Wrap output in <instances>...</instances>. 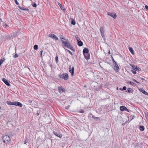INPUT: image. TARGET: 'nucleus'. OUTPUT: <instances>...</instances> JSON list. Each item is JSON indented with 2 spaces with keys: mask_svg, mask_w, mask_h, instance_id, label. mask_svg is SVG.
I'll use <instances>...</instances> for the list:
<instances>
[{
  "mask_svg": "<svg viewBox=\"0 0 148 148\" xmlns=\"http://www.w3.org/2000/svg\"><path fill=\"white\" fill-rule=\"evenodd\" d=\"M18 57V55L16 53H15L14 56V57L15 58H17Z\"/></svg>",
  "mask_w": 148,
  "mask_h": 148,
  "instance_id": "obj_38",
  "label": "nucleus"
},
{
  "mask_svg": "<svg viewBox=\"0 0 148 148\" xmlns=\"http://www.w3.org/2000/svg\"><path fill=\"white\" fill-rule=\"evenodd\" d=\"M84 111L83 110H81V111H80L79 112L80 113H84Z\"/></svg>",
  "mask_w": 148,
  "mask_h": 148,
  "instance_id": "obj_48",
  "label": "nucleus"
},
{
  "mask_svg": "<svg viewBox=\"0 0 148 148\" xmlns=\"http://www.w3.org/2000/svg\"><path fill=\"white\" fill-rule=\"evenodd\" d=\"M5 60V58H3V60L2 59H1L0 60V64H1Z\"/></svg>",
  "mask_w": 148,
  "mask_h": 148,
  "instance_id": "obj_32",
  "label": "nucleus"
},
{
  "mask_svg": "<svg viewBox=\"0 0 148 148\" xmlns=\"http://www.w3.org/2000/svg\"><path fill=\"white\" fill-rule=\"evenodd\" d=\"M67 60L68 61L70 62V60L68 58H67Z\"/></svg>",
  "mask_w": 148,
  "mask_h": 148,
  "instance_id": "obj_56",
  "label": "nucleus"
},
{
  "mask_svg": "<svg viewBox=\"0 0 148 148\" xmlns=\"http://www.w3.org/2000/svg\"><path fill=\"white\" fill-rule=\"evenodd\" d=\"M108 53L109 54H110V51H109V52H108Z\"/></svg>",
  "mask_w": 148,
  "mask_h": 148,
  "instance_id": "obj_58",
  "label": "nucleus"
},
{
  "mask_svg": "<svg viewBox=\"0 0 148 148\" xmlns=\"http://www.w3.org/2000/svg\"><path fill=\"white\" fill-rule=\"evenodd\" d=\"M26 142H25V143H25V144H26Z\"/></svg>",
  "mask_w": 148,
  "mask_h": 148,
  "instance_id": "obj_61",
  "label": "nucleus"
},
{
  "mask_svg": "<svg viewBox=\"0 0 148 148\" xmlns=\"http://www.w3.org/2000/svg\"><path fill=\"white\" fill-rule=\"evenodd\" d=\"M140 78L142 80H145V79L143 78H141V77Z\"/></svg>",
  "mask_w": 148,
  "mask_h": 148,
  "instance_id": "obj_55",
  "label": "nucleus"
},
{
  "mask_svg": "<svg viewBox=\"0 0 148 148\" xmlns=\"http://www.w3.org/2000/svg\"><path fill=\"white\" fill-rule=\"evenodd\" d=\"M58 91L60 93H61L62 92H65V89L63 88L62 86H59L58 88Z\"/></svg>",
  "mask_w": 148,
  "mask_h": 148,
  "instance_id": "obj_13",
  "label": "nucleus"
},
{
  "mask_svg": "<svg viewBox=\"0 0 148 148\" xmlns=\"http://www.w3.org/2000/svg\"><path fill=\"white\" fill-rule=\"evenodd\" d=\"M132 80L133 81H134V82H136V83H138V84H140V82H138L136 80V79H134L132 78Z\"/></svg>",
  "mask_w": 148,
  "mask_h": 148,
  "instance_id": "obj_35",
  "label": "nucleus"
},
{
  "mask_svg": "<svg viewBox=\"0 0 148 148\" xmlns=\"http://www.w3.org/2000/svg\"><path fill=\"white\" fill-rule=\"evenodd\" d=\"M89 53V50L87 48H84L83 50V54L87 53Z\"/></svg>",
  "mask_w": 148,
  "mask_h": 148,
  "instance_id": "obj_19",
  "label": "nucleus"
},
{
  "mask_svg": "<svg viewBox=\"0 0 148 148\" xmlns=\"http://www.w3.org/2000/svg\"><path fill=\"white\" fill-rule=\"evenodd\" d=\"M114 66H113L112 67L114 69V70L116 72H118L119 70V68L116 62V63H114Z\"/></svg>",
  "mask_w": 148,
  "mask_h": 148,
  "instance_id": "obj_10",
  "label": "nucleus"
},
{
  "mask_svg": "<svg viewBox=\"0 0 148 148\" xmlns=\"http://www.w3.org/2000/svg\"><path fill=\"white\" fill-rule=\"evenodd\" d=\"M69 71L70 73H71V75L72 76H74V68L73 66L71 68V65L69 66Z\"/></svg>",
  "mask_w": 148,
  "mask_h": 148,
  "instance_id": "obj_4",
  "label": "nucleus"
},
{
  "mask_svg": "<svg viewBox=\"0 0 148 148\" xmlns=\"http://www.w3.org/2000/svg\"><path fill=\"white\" fill-rule=\"evenodd\" d=\"M23 10L26 11H29V10L28 9L24 8Z\"/></svg>",
  "mask_w": 148,
  "mask_h": 148,
  "instance_id": "obj_45",
  "label": "nucleus"
},
{
  "mask_svg": "<svg viewBox=\"0 0 148 148\" xmlns=\"http://www.w3.org/2000/svg\"><path fill=\"white\" fill-rule=\"evenodd\" d=\"M100 31L101 34V36L103 39L104 40L105 39V37L104 35L105 31L103 27H101Z\"/></svg>",
  "mask_w": 148,
  "mask_h": 148,
  "instance_id": "obj_7",
  "label": "nucleus"
},
{
  "mask_svg": "<svg viewBox=\"0 0 148 148\" xmlns=\"http://www.w3.org/2000/svg\"><path fill=\"white\" fill-rule=\"evenodd\" d=\"M59 77L60 78L64 79V80H66L69 79V77L68 73H65L63 74H60L59 75Z\"/></svg>",
  "mask_w": 148,
  "mask_h": 148,
  "instance_id": "obj_2",
  "label": "nucleus"
},
{
  "mask_svg": "<svg viewBox=\"0 0 148 148\" xmlns=\"http://www.w3.org/2000/svg\"><path fill=\"white\" fill-rule=\"evenodd\" d=\"M3 142L6 144H8V142L11 141L10 137L9 136L6 135L3 136Z\"/></svg>",
  "mask_w": 148,
  "mask_h": 148,
  "instance_id": "obj_1",
  "label": "nucleus"
},
{
  "mask_svg": "<svg viewBox=\"0 0 148 148\" xmlns=\"http://www.w3.org/2000/svg\"><path fill=\"white\" fill-rule=\"evenodd\" d=\"M129 49L131 52V53L132 54L134 55V50L133 49V48L132 47H129Z\"/></svg>",
  "mask_w": 148,
  "mask_h": 148,
  "instance_id": "obj_23",
  "label": "nucleus"
},
{
  "mask_svg": "<svg viewBox=\"0 0 148 148\" xmlns=\"http://www.w3.org/2000/svg\"><path fill=\"white\" fill-rule=\"evenodd\" d=\"M127 84L131 85L133 86H136V84L133 82H131L130 81H127Z\"/></svg>",
  "mask_w": 148,
  "mask_h": 148,
  "instance_id": "obj_18",
  "label": "nucleus"
},
{
  "mask_svg": "<svg viewBox=\"0 0 148 148\" xmlns=\"http://www.w3.org/2000/svg\"><path fill=\"white\" fill-rule=\"evenodd\" d=\"M15 101H13L11 102L10 101H8L7 102V103L8 105H15Z\"/></svg>",
  "mask_w": 148,
  "mask_h": 148,
  "instance_id": "obj_20",
  "label": "nucleus"
},
{
  "mask_svg": "<svg viewBox=\"0 0 148 148\" xmlns=\"http://www.w3.org/2000/svg\"><path fill=\"white\" fill-rule=\"evenodd\" d=\"M53 133L54 135L56 136H58L60 138H62V135L61 134H60L59 132L53 131Z\"/></svg>",
  "mask_w": 148,
  "mask_h": 148,
  "instance_id": "obj_11",
  "label": "nucleus"
},
{
  "mask_svg": "<svg viewBox=\"0 0 148 148\" xmlns=\"http://www.w3.org/2000/svg\"><path fill=\"white\" fill-rule=\"evenodd\" d=\"M58 4L60 7L61 9L63 10H65V8L62 6V5L59 2H58Z\"/></svg>",
  "mask_w": 148,
  "mask_h": 148,
  "instance_id": "obj_24",
  "label": "nucleus"
},
{
  "mask_svg": "<svg viewBox=\"0 0 148 148\" xmlns=\"http://www.w3.org/2000/svg\"><path fill=\"white\" fill-rule=\"evenodd\" d=\"M14 105L20 107H22L23 106L21 103L18 101H15Z\"/></svg>",
  "mask_w": 148,
  "mask_h": 148,
  "instance_id": "obj_16",
  "label": "nucleus"
},
{
  "mask_svg": "<svg viewBox=\"0 0 148 148\" xmlns=\"http://www.w3.org/2000/svg\"><path fill=\"white\" fill-rule=\"evenodd\" d=\"M48 36L51 38L55 41L58 40V38L54 34H49Z\"/></svg>",
  "mask_w": 148,
  "mask_h": 148,
  "instance_id": "obj_9",
  "label": "nucleus"
},
{
  "mask_svg": "<svg viewBox=\"0 0 148 148\" xmlns=\"http://www.w3.org/2000/svg\"><path fill=\"white\" fill-rule=\"evenodd\" d=\"M15 2L16 5H18L19 3L18 2L17 0H14Z\"/></svg>",
  "mask_w": 148,
  "mask_h": 148,
  "instance_id": "obj_46",
  "label": "nucleus"
},
{
  "mask_svg": "<svg viewBox=\"0 0 148 148\" xmlns=\"http://www.w3.org/2000/svg\"><path fill=\"white\" fill-rule=\"evenodd\" d=\"M112 61L113 62V63H116V62L114 60L113 57H112Z\"/></svg>",
  "mask_w": 148,
  "mask_h": 148,
  "instance_id": "obj_39",
  "label": "nucleus"
},
{
  "mask_svg": "<svg viewBox=\"0 0 148 148\" xmlns=\"http://www.w3.org/2000/svg\"><path fill=\"white\" fill-rule=\"evenodd\" d=\"M131 71L132 72V73L134 74H136V71L134 70V71H133V70H131Z\"/></svg>",
  "mask_w": 148,
  "mask_h": 148,
  "instance_id": "obj_41",
  "label": "nucleus"
},
{
  "mask_svg": "<svg viewBox=\"0 0 148 148\" xmlns=\"http://www.w3.org/2000/svg\"><path fill=\"white\" fill-rule=\"evenodd\" d=\"M135 147V148H139V144L138 143H135L134 145Z\"/></svg>",
  "mask_w": 148,
  "mask_h": 148,
  "instance_id": "obj_26",
  "label": "nucleus"
},
{
  "mask_svg": "<svg viewBox=\"0 0 148 148\" xmlns=\"http://www.w3.org/2000/svg\"><path fill=\"white\" fill-rule=\"evenodd\" d=\"M76 40H77V42L79 40H79V37L77 35H76L75 36Z\"/></svg>",
  "mask_w": 148,
  "mask_h": 148,
  "instance_id": "obj_36",
  "label": "nucleus"
},
{
  "mask_svg": "<svg viewBox=\"0 0 148 148\" xmlns=\"http://www.w3.org/2000/svg\"><path fill=\"white\" fill-rule=\"evenodd\" d=\"M120 109L121 111H123L125 110L128 112H129V110L125 106H121L120 107Z\"/></svg>",
  "mask_w": 148,
  "mask_h": 148,
  "instance_id": "obj_12",
  "label": "nucleus"
},
{
  "mask_svg": "<svg viewBox=\"0 0 148 148\" xmlns=\"http://www.w3.org/2000/svg\"><path fill=\"white\" fill-rule=\"evenodd\" d=\"M139 90L145 95H148V93L144 90L143 88H140L139 89Z\"/></svg>",
  "mask_w": 148,
  "mask_h": 148,
  "instance_id": "obj_17",
  "label": "nucleus"
},
{
  "mask_svg": "<svg viewBox=\"0 0 148 148\" xmlns=\"http://www.w3.org/2000/svg\"><path fill=\"white\" fill-rule=\"evenodd\" d=\"M61 40L62 42V46L63 47L64 46L65 44H64V42L69 43V42L68 40V39H66L64 37L61 38Z\"/></svg>",
  "mask_w": 148,
  "mask_h": 148,
  "instance_id": "obj_6",
  "label": "nucleus"
},
{
  "mask_svg": "<svg viewBox=\"0 0 148 148\" xmlns=\"http://www.w3.org/2000/svg\"><path fill=\"white\" fill-rule=\"evenodd\" d=\"M63 48L65 50H66L71 55V56H73V53H72L70 51H69V50H68V49H65L64 47Z\"/></svg>",
  "mask_w": 148,
  "mask_h": 148,
  "instance_id": "obj_29",
  "label": "nucleus"
},
{
  "mask_svg": "<svg viewBox=\"0 0 148 148\" xmlns=\"http://www.w3.org/2000/svg\"><path fill=\"white\" fill-rule=\"evenodd\" d=\"M139 128L141 131H143L145 130V127L143 125H140L139 127Z\"/></svg>",
  "mask_w": 148,
  "mask_h": 148,
  "instance_id": "obj_22",
  "label": "nucleus"
},
{
  "mask_svg": "<svg viewBox=\"0 0 148 148\" xmlns=\"http://www.w3.org/2000/svg\"><path fill=\"white\" fill-rule=\"evenodd\" d=\"M71 24L73 25H75L76 24L75 21L73 18L72 19Z\"/></svg>",
  "mask_w": 148,
  "mask_h": 148,
  "instance_id": "obj_27",
  "label": "nucleus"
},
{
  "mask_svg": "<svg viewBox=\"0 0 148 148\" xmlns=\"http://www.w3.org/2000/svg\"><path fill=\"white\" fill-rule=\"evenodd\" d=\"M132 116V120L135 117V116L134 115H133Z\"/></svg>",
  "mask_w": 148,
  "mask_h": 148,
  "instance_id": "obj_51",
  "label": "nucleus"
},
{
  "mask_svg": "<svg viewBox=\"0 0 148 148\" xmlns=\"http://www.w3.org/2000/svg\"><path fill=\"white\" fill-rule=\"evenodd\" d=\"M60 37L61 40V38H63L64 37V36L62 35H60Z\"/></svg>",
  "mask_w": 148,
  "mask_h": 148,
  "instance_id": "obj_49",
  "label": "nucleus"
},
{
  "mask_svg": "<svg viewBox=\"0 0 148 148\" xmlns=\"http://www.w3.org/2000/svg\"><path fill=\"white\" fill-rule=\"evenodd\" d=\"M69 107H70V105L68 106L65 107V108L66 109L68 110L69 109Z\"/></svg>",
  "mask_w": 148,
  "mask_h": 148,
  "instance_id": "obj_44",
  "label": "nucleus"
},
{
  "mask_svg": "<svg viewBox=\"0 0 148 148\" xmlns=\"http://www.w3.org/2000/svg\"><path fill=\"white\" fill-rule=\"evenodd\" d=\"M92 118L93 119H99V118L98 117H95L94 115H92Z\"/></svg>",
  "mask_w": 148,
  "mask_h": 148,
  "instance_id": "obj_33",
  "label": "nucleus"
},
{
  "mask_svg": "<svg viewBox=\"0 0 148 148\" xmlns=\"http://www.w3.org/2000/svg\"><path fill=\"white\" fill-rule=\"evenodd\" d=\"M58 57L57 56L55 58L56 62L57 64L58 62Z\"/></svg>",
  "mask_w": 148,
  "mask_h": 148,
  "instance_id": "obj_31",
  "label": "nucleus"
},
{
  "mask_svg": "<svg viewBox=\"0 0 148 148\" xmlns=\"http://www.w3.org/2000/svg\"><path fill=\"white\" fill-rule=\"evenodd\" d=\"M18 7L21 10H23L24 8L20 6H18Z\"/></svg>",
  "mask_w": 148,
  "mask_h": 148,
  "instance_id": "obj_40",
  "label": "nucleus"
},
{
  "mask_svg": "<svg viewBox=\"0 0 148 148\" xmlns=\"http://www.w3.org/2000/svg\"><path fill=\"white\" fill-rule=\"evenodd\" d=\"M9 37H10V38H11V37H10V36H9Z\"/></svg>",
  "mask_w": 148,
  "mask_h": 148,
  "instance_id": "obj_60",
  "label": "nucleus"
},
{
  "mask_svg": "<svg viewBox=\"0 0 148 148\" xmlns=\"http://www.w3.org/2000/svg\"><path fill=\"white\" fill-rule=\"evenodd\" d=\"M37 148H38V147Z\"/></svg>",
  "mask_w": 148,
  "mask_h": 148,
  "instance_id": "obj_64",
  "label": "nucleus"
},
{
  "mask_svg": "<svg viewBox=\"0 0 148 148\" xmlns=\"http://www.w3.org/2000/svg\"><path fill=\"white\" fill-rule=\"evenodd\" d=\"M64 44H65L64 47H65L71 49L74 52L75 51V50L73 48V46L72 45H71L69 42V43L64 42Z\"/></svg>",
  "mask_w": 148,
  "mask_h": 148,
  "instance_id": "obj_3",
  "label": "nucleus"
},
{
  "mask_svg": "<svg viewBox=\"0 0 148 148\" xmlns=\"http://www.w3.org/2000/svg\"><path fill=\"white\" fill-rule=\"evenodd\" d=\"M84 58L87 60L90 59V55L89 53L83 54Z\"/></svg>",
  "mask_w": 148,
  "mask_h": 148,
  "instance_id": "obj_15",
  "label": "nucleus"
},
{
  "mask_svg": "<svg viewBox=\"0 0 148 148\" xmlns=\"http://www.w3.org/2000/svg\"><path fill=\"white\" fill-rule=\"evenodd\" d=\"M38 111H39V110H36V116H38L39 115V113H38Z\"/></svg>",
  "mask_w": 148,
  "mask_h": 148,
  "instance_id": "obj_42",
  "label": "nucleus"
},
{
  "mask_svg": "<svg viewBox=\"0 0 148 148\" xmlns=\"http://www.w3.org/2000/svg\"><path fill=\"white\" fill-rule=\"evenodd\" d=\"M28 102L30 103H32V101L31 100H29L28 101Z\"/></svg>",
  "mask_w": 148,
  "mask_h": 148,
  "instance_id": "obj_50",
  "label": "nucleus"
},
{
  "mask_svg": "<svg viewBox=\"0 0 148 148\" xmlns=\"http://www.w3.org/2000/svg\"><path fill=\"white\" fill-rule=\"evenodd\" d=\"M107 64H109L110 65H111V63L110 62H107Z\"/></svg>",
  "mask_w": 148,
  "mask_h": 148,
  "instance_id": "obj_53",
  "label": "nucleus"
},
{
  "mask_svg": "<svg viewBox=\"0 0 148 148\" xmlns=\"http://www.w3.org/2000/svg\"><path fill=\"white\" fill-rule=\"evenodd\" d=\"M16 36V34H14L13 35V36L14 37H15V36Z\"/></svg>",
  "mask_w": 148,
  "mask_h": 148,
  "instance_id": "obj_52",
  "label": "nucleus"
},
{
  "mask_svg": "<svg viewBox=\"0 0 148 148\" xmlns=\"http://www.w3.org/2000/svg\"><path fill=\"white\" fill-rule=\"evenodd\" d=\"M147 106H148V104H147Z\"/></svg>",
  "mask_w": 148,
  "mask_h": 148,
  "instance_id": "obj_63",
  "label": "nucleus"
},
{
  "mask_svg": "<svg viewBox=\"0 0 148 148\" xmlns=\"http://www.w3.org/2000/svg\"><path fill=\"white\" fill-rule=\"evenodd\" d=\"M32 6L34 7L35 8L37 6L36 4L35 3H33H33H32Z\"/></svg>",
  "mask_w": 148,
  "mask_h": 148,
  "instance_id": "obj_34",
  "label": "nucleus"
},
{
  "mask_svg": "<svg viewBox=\"0 0 148 148\" xmlns=\"http://www.w3.org/2000/svg\"><path fill=\"white\" fill-rule=\"evenodd\" d=\"M107 15L110 16L111 17H113L114 19L116 18L117 17L116 14L114 12H108L107 13Z\"/></svg>",
  "mask_w": 148,
  "mask_h": 148,
  "instance_id": "obj_8",
  "label": "nucleus"
},
{
  "mask_svg": "<svg viewBox=\"0 0 148 148\" xmlns=\"http://www.w3.org/2000/svg\"><path fill=\"white\" fill-rule=\"evenodd\" d=\"M50 66L51 68L52 69V67H53L52 65V64H51L50 65Z\"/></svg>",
  "mask_w": 148,
  "mask_h": 148,
  "instance_id": "obj_54",
  "label": "nucleus"
},
{
  "mask_svg": "<svg viewBox=\"0 0 148 148\" xmlns=\"http://www.w3.org/2000/svg\"><path fill=\"white\" fill-rule=\"evenodd\" d=\"M1 106H0V109H1Z\"/></svg>",
  "mask_w": 148,
  "mask_h": 148,
  "instance_id": "obj_62",
  "label": "nucleus"
},
{
  "mask_svg": "<svg viewBox=\"0 0 148 148\" xmlns=\"http://www.w3.org/2000/svg\"><path fill=\"white\" fill-rule=\"evenodd\" d=\"M27 68H28V69H29V71H30V68H29V67L28 66H27Z\"/></svg>",
  "mask_w": 148,
  "mask_h": 148,
  "instance_id": "obj_57",
  "label": "nucleus"
},
{
  "mask_svg": "<svg viewBox=\"0 0 148 148\" xmlns=\"http://www.w3.org/2000/svg\"><path fill=\"white\" fill-rule=\"evenodd\" d=\"M145 7L146 10L148 11V6L147 5H145Z\"/></svg>",
  "mask_w": 148,
  "mask_h": 148,
  "instance_id": "obj_47",
  "label": "nucleus"
},
{
  "mask_svg": "<svg viewBox=\"0 0 148 148\" xmlns=\"http://www.w3.org/2000/svg\"><path fill=\"white\" fill-rule=\"evenodd\" d=\"M3 26L5 28H6L8 27V25L7 23H3Z\"/></svg>",
  "mask_w": 148,
  "mask_h": 148,
  "instance_id": "obj_30",
  "label": "nucleus"
},
{
  "mask_svg": "<svg viewBox=\"0 0 148 148\" xmlns=\"http://www.w3.org/2000/svg\"><path fill=\"white\" fill-rule=\"evenodd\" d=\"M34 49L35 50H37L38 49V46L37 45H36L34 46Z\"/></svg>",
  "mask_w": 148,
  "mask_h": 148,
  "instance_id": "obj_28",
  "label": "nucleus"
},
{
  "mask_svg": "<svg viewBox=\"0 0 148 148\" xmlns=\"http://www.w3.org/2000/svg\"><path fill=\"white\" fill-rule=\"evenodd\" d=\"M130 65L132 67V69L135 71H141V69L139 68L138 67H137V66H135V65H134L132 64H130Z\"/></svg>",
  "mask_w": 148,
  "mask_h": 148,
  "instance_id": "obj_5",
  "label": "nucleus"
},
{
  "mask_svg": "<svg viewBox=\"0 0 148 148\" xmlns=\"http://www.w3.org/2000/svg\"><path fill=\"white\" fill-rule=\"evenodd\" d=\"M147 138L148 139V136L147 137Z\"/></svg>",
  "mask_w": 148,
  "mask_h": 148,
  "instance_id": "obj_59",
  "label": "nucleus"
},
{
  "mask_svg": "<svg viewBox=\"0 0 148 148\" xmlns=\"http://www.w3.org/2000/svg\"><path fill=\"white\" fill-rule=\"evenodd\" d=\"M77 42V45L78 46L81 47L83 45V42L81 41V40H79Z\"/></svg>",
  "mask_w": 148,
  "mask_h": 148,
  "instance_id": "obj_21",
  "label": "nucleus"
},
{
  "mask_svg": "<svg viewBox=\"0 0 148 148\" xmlns=\"http://www.w3.org/2000/svg\"><path fill=\"white\" fill-rule=\"evenodd\" d=\"M43 52V51L42 50H41L40 51V55L41 56V57H42V53Z\"/></svg>",
  "mask_w": 148,
  "mask_h": 148,
  "instance_id": "obj_43",
  "label": "nucleus"
},
{
  "mask_svg": "<svg viewBox=\"0 0 148 148\" xmlns=\"http://www.w3.org/2000/svg\"><path fill=\"white\" fill-rule=\"evenodd\" d=\"M127 91H126V92H127L129 93H133V89L130 88H128L127 89Z\"/></svg>",
  "mask_w": 148,
  "mask_h": 148,
  "instance_id": "obj_25",
  "label": "nucleus"
},
{
  "mask_svg": "<svg viewBox=\"0 0 148 148\" xmlns=\"http://www.w3.org/2000/svg\"><path fill=\"white\" fill-rule=\"evenodd\" d=\"M2 81L7 86H9L10 85V84L9 83L8 81L5 78H3L2 79Z\"/></svg>",
  "mask_w": 148,
  "mask_h": 148,
  "instance_id": "obj_14",
  "label": "nucleus"
},
{
  "mask_svg": "<svg viewBox=\"0 0 148 148\" xmlns=\"http://www.w3.org/2000/svg\"><path fill=\"white\" fill-rule=\"evenodd\" d=\"M126 87L125 86H124L123 87V88L122 89H121V90H125L126 89Z\"/></svg>",
  "mask_w": 148,
  "mask_h": 148,
  "instance_id": "obj_37",
  "label": "nucleus"
}]
</instances>
